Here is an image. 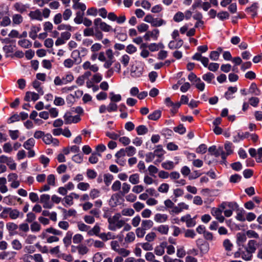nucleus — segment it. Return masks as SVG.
I'll use <instances>...</instances> for the list:
<instances>
[{"label": "nucleus", "mask_w": 262, "mask_h": 262, "mask_svg": "<svg viewBox=\"0 0 262 262\" xmlns=\"http://www.w3.org/2000/svg\"><path fill=\"white\" fill-rule=\"evenodd\" d=\"M79 51L78 50H74L71 54V57L73 58V59H72L71 58L66 59L63 61V66L67 68H71L74 66L75 63L79 64L81 62V59L80 58V60L78 61L77 57H79Z\"/></svg>", "instance_id": "nucleus-1"}, {"label": "nucleus", "mask_w": 262, "mask_h": 262, "mask_svg": "<svg viewBox=\"0 0 262 262\" xmlns=\"http://www.w3.org/2000/svg\"><path fill=\"white\" fill-rule=\"evenodd\" d=\"M94 24L97 28H99L101 31L108 32L113 30L112 27L103 21L100 18H97L94 20Z\"/></svg>", "instance_id": "nucleus-2"}, {"label": "nucleus", "mask_w": 262, "mask_h": 262, "mask_svg": "<svg viewBox=\"0 0 262 262\" xmlns=\"http://www.w3.org/2000/svg\"><path fill=\"white\" fill-rule=\"evenodd\" d=\"M144 20L147 23H150L152 27H160L166 24L165 20L158 18H154L151 15H147L144 19Z\"/></svg>", "instance_id": "nucleus-3"}, {"label": "nucleus", "mask_w": 262, "mask_h": 262, "mask_svg": "<svg viewBox=\"0 0 262 262\" xmlns=\"http://www.w3.org/2000/svg\"><path fill=\"white\" fill-rule=\"evenodd\" d=\"M0 163L6 164L11 170H14L16 168V164L13 158L5 155L0 156Z\"/></svg>", "instance_id": "nucleus-4"}, {"label": "nucleus", "mask_w": 262, "mask_h": 262, "mask_svg": "<svg viewBox=\"0 0 262 262\" xmlns=\"http://www.w3.org/2000/svg\"><path fill=\"white\" fill-rule=\"evenodd\" d=\"M64 123L66 124L71 123H77L81 120L80 117L79 115H75L73 116L70 112H67L63 116Z\"/></svg>", "instance_id": "nucleus-5"}, {"label": "nucleus", "mask_w": 262, "mask_h": 262, "mask_svg": "<svg viewBox=\"0 0 262 262\" xmlns=\"http://www.w3.org/2000/svg\"><path fill=\"white\" fill-rule=\"evenodd\" d=\"M50 195L48 194H43L40 196L39 202L42 204L44 208L50 209L53 206V204L50 201Z\"/></svg>", "instance_id": "nucleus-6"}, {"label": "nucleus", "mask_w": 262, "mask_h": 262, "mask_svg": "<svg viewBox=\"0 0 262 262\" xmlns=\"http://www.w3.org/2000/svg\"><path fill=\"white\" fill-rule=\"evenodd\" d=\"M121 217V215L119 213H117L113 216L110 217L107 220L108 223V229L111 231H115V225Z\"/></svg>", "instance_id": "nucleus-7"}, {"label": "nucleus", "mask_w": 262, "mask_h": 262, "mask_svg": "<svg viewBox=\"0 0 262 262\" xmlns=\"http://www.w3.org/2000/svg\"><path fill=\"white\" fill-rule=\"evenodd\" d=\"M159 33V30L157 29H155L152 31H147L144 35L143 38L146 41H149L151 38L156 40L158 39Z\"/></svg>", "instance_id": "nucleus-8"}, {"label": "nucleus", "mask_w": 262, "mask_h": 262, "mask_svg": "<svg viewBox=\"0 0 262 262\" xmlns=\"http://www.w3.org/2000/svg\"><path fill=\"white\" fill-rule=\"evenodd\" d=\"M222 212V209L220 208L213 207L211 209V214L220 223H223L225 220Z\"/></svg>", "instance_id": "nucleus-9"}, {"label": "nucleus", "mask_w": 262, "mask_h": 262, "mask_svg": "<svg viewBox=\"0 0 262 262\" xmlns=\"http://www.w3.org/2000/svg\"><path fill=\"white\" fill-rule=\"evenodd\" d=\"M180 220L182 222H185L186 226L188 228L193 227L196 224L195 220H194V219H192L189 214L182 216Z\"/></svg>", "instance_id": "nucleus-10"}, {"label": "nucleus", "mask_w": 262, "mask_h": 262, "mask_svg": "<svg viewBox=\"0 0 262 262\" xmlns=\"http://www.w3.org/2000/svg\"><path fill=\"white\" fill-rule=\"evenodd\" d=\"M42 140L46 144H51L52 143L55 146H57L59 144L58 140L55 138H53L52 135L49 133L44 135Z\"/></svg>", "instance_id": "nucleus-11"}, {"label": "nucleus", "mask_w": 262, "mask_h": 262, "mask_svg": "<svg viewBox=\"0 0 262 262\" xmlns=\"http://www.w3.org/2000/svg\"><path fill=\"white\" fill-rule=\"evenodd\" d=\"M82 67L83 70H90L94 73H96L99 70V67L96 64H92L89 61H85L82 64Z\"/></svg>", "instance_id": "nucleus-12"}, {"label": "nucleus", "mask_w": 262, "mask_h": 262, "mask_svg": "<svg viewBox=\"0 0 262 262\" xmlns=\"http://www.w3.org/2000/svg\"><path fill=\"white\" fill-rule=\"evenodd\" d=\"M193 60L200 61L205 67H207L209 63V59L206 57L202 56L201 53H196L192 57Z\"/></svg>", "instance_id": "nucleus-13"}, {"label": "nucleus", "mask_w": 262, "mask_h": 262, "mask_svg": "<svg viewBox=\"0 0 262 262\" xmlns=\"http://www.w3.org/2000/svg\"><path fill=\"white\" fill-rule=\"evenodd\" d=\"M16 254V252L12 251H3L0 253V259H12L14 258Z\"/></svg>", "instance_id": "nucleus-14"}, {"label": "nucleus", "mask_w": 262, "mask_h": 262, "mask_svg": "<svg viewBox=\"0 0 262 262\" xmlns=\"http://www.w3.org/2000/svg\"><path fill=\"white\" fill-rule=\"evenodd\" d=\"M39 98V95L35 92H27L24 98L26 101H30L31 100L35 101Z\"/></svg>", "instance_id": "nucleus-15"}, {"label": "nucleus", "mask_w": 262, "mask_h": 262, "mask_svg": "<svg viewBox=\"0 0 262 262\" xmlns=\"http://www.w3.org/2000/svg\"><path fill=\"white\" fill-rule=\"evenodd\" d=\"M29 16L32 19H36L39 21H41L42 20V13L39 9L30 11L29 14Z\"/></svg>", "instance_id": "nucleus-16"}, {"label": "nucleus", "mask_w": 262, "mask_h": 262, "mask_svg": "<svg viewBox=\"0 0 262 262\" xmlns=\"http://www.w3.org/2000/svg\"><path fill=\"white\" fill-rule=\"evenodd\" d=\"M24 214L18 210L10 208L9 217L12 220H15L18 217H23Z\"/></svg>", "instance_id": "nucleus-17"}, {"label": "nucleus", "mask_w": 262, "mask_h": 262, "mask_svg": "<svg viewBox=\"0 0 262 262\" xmlns=\"http://www.w3.org/2000/svg\"><path fill=\"white\" fill-rule=\"evenodd\" d=\"M13 8L16 11L23 13L27 11L28 6L27 5H24L20 2L16 3L13 5Z\"/></svg>", "instance_id": "nucleus-18"}, {"label": "nucleus", "mask_w": 262, "mask_h": 262, "mask_svg": "<svg viewBox=\"0 0 262 262\" xmlns=\"http://www.w3.org/2000/svg\"><path fill=\"white\" fill-rule=\"evenodd\" d=\"M258 8V4L255 3L253 4L250 7L247 8L246 9V11L251 14L252 17L254 18L257 15V10Z\"/></svg>", "instance_id": "nucleus-19"}, {"label": "nucleus", "mask_w": 262, "mask_h": 262, "mask_svg": "<svg viewBox=\"0 0 262 262\" xmlns=\"http://www.w3.org/2000/svg\"><path fill=\"white\" fill-rule=\"evenodd\" d=\"M99 238L103 241L106 242L110 239H114L116 238V236L114 233L111 232H108L107 233H101Z\"/></svg>", "instance_id": "nucleus-20"}, {"label": "nucleus", "mask_w": 262, "mask_h": 262, "mask_svg": "<svg viewBox=\"0 0 262 262\" xmlns=\"http://www.w3.org/2000/svg\"><path fill=\"white\" fill-rule=\"evenodd\" d=\"M250 134L249 132L238 133L236 136L233 137V141L234 143L238 142L241 140L248 138Z\"/></svg>", "instance_id": "nucleus-21"}, {"label": "nucleus", "mask_w": 262, "mask_h": 262, "mask_svg": "<svg viewBox=\"0 0 262 262\" xmlns=\"http://www.w3.org/2000/svg\"><path fill=\"white\" fill-rule=\"evenodd\" d=\"M257 247V243L255 240H250L248 242V246L245 248V250H247L252 254L254 253Z\"/></svg>", "instance_id": "nucleus-22"}, {"label": "nucleus", "mask_w": 262, "mask_h": 262, "mask_svg": "<svg viewBox=\"0 0 262 262\" xmlns=\"http://www.w3.org/2000/svg\"><path fill=\"white\" fill-rule=\"evenodd\" d=\"M143 74V68H138L136 67L135 68H133L131 72L130 75L132 77L134 78H138L142 76Z\"/></svg>", "instance_id": "nucleus-23"}, {"label": "nucleus", "mask_w": 262, "mask_h": 262, "mask_svg": "<svg viewBox=\"0 0 262 262\" xmlns=\"http://www.w3.org/2000/svg\"><path fill=\"white\" fill-rule=\"evenodd\" d=\"M153 230L158 231L161 234L167 235L169 231V226L167 225H161L154 228Z\"/></svg>", "instance_id": "nucleus-24"}, {"label": "nucleus", "mask_w": 262, "mask_h": 262, "mask_svg": "<svg viewBox=\"0 0 262 262\" xmlns=\"http://www.w3.org/2000/svg\"><path fill=\"white\" fill-rule=\"evenodd\" d=\"M168 219V215L166 214L157 213L154 216V220L157 223H164Z\"/></svg>", "instance_id": "nucleus-25"}, {"label": "nucleus", "mask_w": 262, "mask_h": 262, "mask_svg": "<svg viewBox=\"0 0 262 262\" xmlns=\"http://www.w3.org/2000/svg\"><path fill=\"white\" fill-rule=\"evenodd\" d=\"M154 226V222L150 220H143L141 222V227L147 230L151 228Z\"/></svg>", "instance_id": "nucleus-26"}, {"label": "nucleus", "mask_w": 262, "mask_h": 262, "mask_svg": "<svg viewBox=\"0 0 262 262\" xmlns=\"http://www.w3.org/2000/svg\"><path fill=\"white\" fill-rule=\"evenodd\" d=\"M73 233L69 231L66 233L65 237L63 239V242L66 247H68L71 244Z\"/></svg>", "instance_id": "nucleus-27"}, {"label": "nucleus", "mask_w": 262, "mask_h": 262, "mask_svg": "<svg viewBox=\"0 0 262 262\" xmlns=\"http://www.w3.org/2000/svg\"><path fill=\"white\" fill-rule=\"evenodd\" d=\"M12 24L13 26L19 25L23 21V16L19 14H15L12 16Z\"/></svg>", "instance_id": "nucleus-28"}, {"label": "nucleus", "mask_w": 262, "mask_h": 262, "mask_svg": "<svg viewBox=\"0 0 262 262\" xmlns=\"http://www.w3.org/2000/svg\"><path fill=\"white\" fill-rule=\"evenodd\" d=\"M41 28L39 26H34L31 27V31L29 32V36L33 39L37 37V33L40 31Z\"/></svg>", "instance_id": "nucleus-29"}, {"label": "nucleus", "mask_w": 262, "mask_h": 262, "mask_svg": "<svg viewBox=\"0 0 262 262\" xmlns=\"http://www.w3.org/2000/svg\"><path fill=\"white\" fill-rule=\"evenodd\" d=\"M100 227L98 224H96L94 227L88 232L89 235H95L99 237L100 235Z\"/></svg>", "instance_id": "nucleus-30"}, {"label": "nucleus", "mask_w": 262, "mask_h": 262, "mask_svg": "<svg viewBox=\"0 0 262 262\" xmlns=\"http://www.w3.org/2000/svg\"><path fill=\"white\" fill-rule=\"evenodd\" d=\"M35 143V140L33 138H31L24 142L23 146L27 150H30L34 146Z\"/></svg>", "instance_id": "nucleus-31"}, {"label": "nucleus", "mask_w": 262, "mask_h": 262, "mask_svg": "<svg viewBox=\"0 0 262 262\" xmlns=\"http://www.w3.org/2000/svg\"><path fill=\"white\" fill-rule=\"evenodd\" d=\"M161 111L160 110H156L148 115V118L149 120L156 121L158 120L161 117Z\"/></svg>", "instance_id": "nucleus-32"}, {"label": "nucleus", "mask_w": 262, "mask_h": 262, "mask_svg": "<svg viewBox=\"0 0 262 262\" xmlns=\"http://www.w3.org/2000/svg\"><path fill=\"white\" fill-rule=\"evenodd\" d=\"M62 211L63 213L64 219H67L70 216H75L77 213L76 211L74 209H70L67 211L66 209L62 208Z\"/></svg>", "instance_id": "nucleus-33"}, {"label": "nucleus", "mask_w": 262, "mask_h": 262, "mask_svg": "<svg viewBox=\"0 0 262 262\" xmlns=\"http://www.w3.org/2000/svg\"><path fill=\"white\" fill-rule=\"evenodd\" d=\"M129 181L132 184L136 185L140 182V176L138 173H134L129 177Z\"/></svg>", "instance_id": "nucleus-34"}, {"label": "nucleus", "mask_w": 262, "mask_h": 262, "mask_svg": "<svg viewBox=\"0 0 262 262\" xmlns=\"http://www.w3.org/2000/svg\"><path fill=\"white\" fill-rule=\"evenodd\" d=\"M166 243H162L160 245L157 246L155 249V253L156 255L159 256L162 255L165 252L164 247Z\"/></svg>", "instance_id": "nucleus-35"}, {"label": "nucleus", "mask_w": 262, "mask_h": 262, "mask_svg": "<svg viewBox=\"0 0 262 262\" xmlns=\"http://www.w3.org/2000/svg\"><path fill=\"white\" fill-rule=\"evenodd\" d=\"M155 156L159 158H162L165 154V151L163 150L161 145H158L157 149L153 151Z\"/></svg>", "instance_id": "nucleus-36"}, {"label": "nucleus", "mask_w": 262, "mask_h": 262, "mask_svg": "<svg viewBox=\"0 0 262 262\" xmlns=\"http://www.w3.org/2000/svg\"><path fill=\"white\" fill-rule=\"evenodd\" d=\"M18 44L22 48L28 49L31 47L32 43L29 40L23 39L18 41Z\"/></svg>", "instance_id": "nucleus-37"}, {"label": "nucleus", "mask_w": 262, "mask_h": 262, "mask_svg": "<svg viewBox=\"0 0 262 262\" xmlns=\"http://www.w3.org/2000/svg\"><path fill=\"white\" fill-rule=\"evenodd\" d=\"M214 78V75L211 72H208L202 76V79L208 83H210Z\"/></svg>", "instance_id": "nucleus-38"}, {"label": "nucleus", "mask_w": 262, "mask_h": 262, "mask_svg": "<svg viewBox=\"0 0 262 262\" xmlns=\"http://www.w3.org/2000/svg\"><path fill=\"white\" fill-rule=\"evenodd\" d=\"M76 17L74 18V22L77 24H80L82 23L83 19L84 12L77 11L76 13Z\"/></svg>", "instance_id": "nucleus-39"}, {"label": "nucleus", "mask_w": 262, "mask_h": 262, "mask_svg": "<svg viewBox=\"0 0 262 262\" xmlns=\"http://www.w3.org/2000/svg\"><path fill=\"white\" fill-rule=\"evenodd\" d=\"M237 90L236 87H232L230 86L228 88V91H227L225 94V97L228 100L231 99L232 97H231V95L234 93H235Z\"/></svg>", "instance_id": "nucleus-40"}, {"label": "nucleus", "mask_w": 262, "mask_h": 262, "mask_svg": "<svg viewBox=\"0 0 262 262\" xmlns=\"http://www.w3.org/2000/svg\"><path fill=\"white\" fill-rule=\"evenodd\" d=\"M98 156L101 157V155L100 153H93L89 158V161L91 164H96L98 162Z\"/></svg>", "instance_id": "nucleus-41"}, {"label": "nucleus", "mask_w": 262, "mask_h": 262, "mask_svg": "<svg viewBox=\"0 0 262 262\" xmlns=\"http://www.w3.org/2000/svg\"><path fill=\"white\" fill-rule=\"evenodd\" d=\"M136 131L138 135H143L148 132V128L146 126L141 125L137 127Z\"/></svg>", "instance_id": "nucleus-42"}, {"label": "nucleus", "mask_w": 262, "mask_h": 262, "mask_svg": "<svg viewBox=\"0 0 262 262\" xmlns=\"http://www.w3.org/2000/svg\"><path fill=\"white\" fill-rule=\"evenodd\" d=\"M223 245L225 250L231 251L233 248V245L229 239H226L223 241Z\"/></svg>", "instance_id": "nucleus-43"}, {"label": "nucleus", "mask_w": 262, "mask_h": 262, "mask_svg": "<svg viewBox=\"0 0 262 262\" xmlns=\"http://www.w3.org/2000/svg\"><path fill=\"white\" fill-rule=\"evenodd\" d=\"M135 239V234L134 232L130 231L126 234L125 237V242L126 243H130L133 242Z\"/></svg>", "instance_id": "nucleus-44"}, {"label": "nucleus", "mask_w": 262, "mask_h": 262, "mask_svg": "<svg viewBox=\"0 0 262 262\" xmlns=\"http://www.w3.org/2000/svg\"><path fill=\"white\" fill-rule=\"evenodd\" d=\"M130 185L127 183H123L122 185L121 193L122 195H124L129 192L130 189Z\"/></svg>", "instance_id": "nucleus-45"}, {"label": "nucleus", "mask_w": 262, "mask_h": 262, "mask_svg": "<svg viewBox=\"0 0 262 262\" xmlns=\"http://www.w3.org/2000/svg\"><path fill=\"white\" fill-rule=\"evenodd\" d=\"M253 257V254L246 250L245 251H242V258L245 260H251Z\"/></svg>", "instance_id": "nucleus-46"}, {"label": "nucleus", "mask_w": 262, "mask_h": 262, "mask_svg": "<svg viewBox=\"0 0 262 262\" xmlns=\"http://www.w3.org/2000/svg\"><path fill=\"white\" fill-rule=\"evenodd\" d=\"M125 151L127 156L131 157L136 154V149L133 146H129L125 148Z\"/></svg>", "instance_id": "nucleus-47"}, {"label": "nucleus", "mask_w": 262, "mask_h": 262, "mask_svg": "<svg viewBox=\"0 0 262 262\" xmlns=\"http://www.w3.org/2000/svg\"><path fill=\"white\" fill-rule=\"evenodd\" d=\"M11 245L13 249L16 250H20L23 247L20 241L17 239H15L12 241Z\"/></svg>", "instance_id": "nucleus-48"}, {"label": "nucleus", "mask_w": 262, "mask_h": 262, "mask_svg": "<svg viewBox=\"0 0 262 262\" xmlns=\"http://www.w3.org/2000/svg\"><path fill=\"white\" fill-rule=\"evenodd\" d=\"M56 178L55 175L50 174L48 176L47 178V184L51 186H55L56 185Z\"/></svg>", "instance_id": "nucleus-49"}, {"label": "nucleus", "mask_w": 262, "mask_h": 262, "mask_svg": "<svg viewBox=\"0 0 262 262\" xmlns=\"http://www.w3.org/2000/svg\"><path fill=\"white\" fill-rule=\"evenodd\" d=\"M249 92L255 95H259L260 94V90L257 88V85L255 83H252L251 84L249 88Z\"/></svg>", "instance_id": "nucleus-50"}, {"label": "nucleus", "mask_w": 262, "mask_h": 262, "mask_svg": "<svg viewBox=\"0 0 262 262\" xmlns=\"http://www.w3.org/2000/svg\"><path fill=\"white\" fill-rule=\"evenodd\" d=\"M11 21L8 16H4L0 23V26L2 27H7L11 24Z\"/></svg>", "instance_id": "nucleus-51"}, {"label": "nucleus", "mask_w": 262, "mask_h": 262, "mask_svg": "<svg viewBox=\"0 0 262 262\" xmlns=\"http://www.w3.org/2000/svg\"><path fill=\"white\" fill-rule=\"evenodd\" d=\"M184 18V14L182 12L179 11L173 16V20L176 22H180Z\"/></svg>", "instance_id": "nucleus-52"}, {"label": "nucleus", "mask_w": 262, "mask_h": 262, "mask_svg": "<svg viewBox=\"0 0 262 262\" xmlns=\"http://www.w3.org/2000/svg\"><path fill=\"white\" fill-rule=\"evenodd\" d=\"M113 179L114 177L111 174L106 173L104 175V182L106 186H109Z\"/></svg>", "instance_id": "nucleus-53"}, {"label": "nucleus", "mask_w": 262, "mask_h": 262, "mask_svg": "<svg viewBox=\"0 0 262 262\" xmlns=\"http://www.w3.org/2000/svg\"><path fill=\"white\" fill-rule=\"evenodd\" d=\"M162 166L163 168L166 170H171L174 168V165L172 161H166L162 164Z\"/></svg>", "instance_id": "nucleus-54"}, {"label": "nucleus", "mask_w": 262, "mask_h": 262, "mask_svg": "<svg viewBox=\"0 0 262 262\" xmlns=\"http://www.w3.org/2000/svg\"><path fill=\"white\" fill-rule=\"evenodd\" d=\"M45 231L48 233L53 234L54 235H61L62 232L57 230L53 227H50L46 229Z\"/></svg>", "instance_id": "nucleus-55"}, {"label": "nucleus", "mask_w": 262, "mask_h": 262, "mask_svg": "<svg viewBox=\"0 0 262 262\" xmlns=\"http://www.w3.org/2000/svg\"><path fill=\"white\" fill-rule=\"evenodd\" d=\"M134 213L135 211L132 208H124L121 211V214L124 216H131Z\"/></svg>", "instance_id": "nucleus-56"}, {"label": "nucleus", "mask_w": 262, "mask_h": 262, "mask_svg": "<svg viewBox=\"0 0 262 262\" xmlns=\"http://www.w3.org/2000/svg\"><path fill=\"white\" fill-rule=\"evenodd\" d=\"M169 186L167 183H162L158 187V190L162 193H167L168 191Z\"/></svg>", "instance_id": "nucleus-57"}, {"label": "nucleus", "mask_w": 262, "mask_h": 262, "mask_svg": "<svg viewBox=\"0 0 262 262\" xmlns=\"http://www.w3.org/2000/svg\"><path fill=\"white\" fill-rule=\"evenodd\" d=\"M233 145L230 142H226L225 144V149L226 151L227 155H231L233 153Z\"/></svg>", "instance_id": "nucleus-58"}, {"label": "nucleus", "mask_w": 262, "mask_h": 262, "mask_svg": "<svg viewBox=\"0 0 262 262\" xmlns=\"http://www.w3.org/2000/svg\"><path fill=\"white\" fill-rule=\"evenodd\" d=\"M97 173L93 169H88L86 170V176L90 179H94L96 178Z\"/></svg>", "instance_id": "nucleus-59"}, {"label": "nucleus", "mask_w": 262, "mask_h": 262, "mask_svg": "<svg viewBox=\"0 0 262 262\" xmlns=\"http://www.w3.org/2000/svg\"><path fill=\"white\" fill-rule=\"evenodd\" d=\"M3 149L6 153H11L13 150V147L10 142L5 143L3 146Z\"/></svg>", "instance_id": "nucleus-60"}, {"label": "nucleus", "mask_w": 262, "mask_h": 262, "mask_svg": "<svg viewBox=\"0 0 262 262\" xmlns=\"http://www.w3.org/2000/svg\"><path fill=\"white\" fill-rule=\"evenodd\" d=\"M62 79L63 82H64V84H66L74 80V76L72 74H68L63 76Z\"/></svg>", "instance_id": "nucleus-61"}, {"label": "nucleus", "mask_w": 262, "mask_h": 262, "mask_svg": "<svg viewBox=\"0 0 262 262\" xmlns=\"http://www.w3.org/2000/svg\"><path fill=\"white\" fill-rule=\"evenodd\" d=\"M237 242L238 243H243L247 239L246 235L244 233H237L236 234Z\"/></svg>", "instance_id": "nucleus-62"}, {"label": "nucleus", "mask_w": 262, "mask_h": 262, "mask_svg": "<svg viewBox=\"0 0 262 262\" xmlns=\"http://www.w3.org/2000/svg\"><path fill=\"white\" fill-rule=\"evenodd\" d=\"M94 30L93 28L88 27L83 30V35L85 37L94 36Z\"/></svg>", "instance_id": "nucleus-63"}, {"label": "nucleus", "mask_w": 262, "mask_h": 262, "mask_svg": "<svg viewBox=\"0 0 262 262\" xmlns=\"http://www.w3.org/2000/svg\"><path fill=\"white\" fill-rule=\"evenodd\" d=\"M135 232L138 237L142 238L145 234L146 230L141 227L137 228L135 230Z\"/></svg>", "instance_id": "nucleus-64"}]
</instances>
